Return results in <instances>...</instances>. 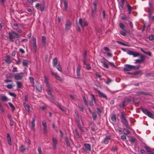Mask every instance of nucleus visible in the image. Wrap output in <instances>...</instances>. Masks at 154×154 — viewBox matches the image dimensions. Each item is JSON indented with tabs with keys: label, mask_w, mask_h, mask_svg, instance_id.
<instances>
[{
	"label": "nucleus",
	"mask_w": 154,
	"mask_h": 154,
	"mask_svg": "<svg viewBox=\"0 0 154 154\" xmlns=\"http://www.w3.org/2000/svg\"><path fill=\"white\" fill-rule=\"evenodd\" d=\"M45 80L44 82L46 84L47 88L46 89V91L48 94L50 96V97L52 99L54 100V97L51 93L52 89L51 87V86L48 83L47 79L45 76H44Z\"/></svg>",
	"instance_id": "f257e3e1"
},
{
	"label": "nucleus",
	"mask_w": 154,
	"mask_h": 154,
	"mask_svg": "<svg viewBox=\"0 0 154 154\" xmlns=\"http://www.w3.org/2000/svg\"><path fill=\"white\" fill-rule=\"evenodd\" d=\"M127 53L129 55H133L134 57L139 56L140 57V60L142 62L145 60L146 58V56L145 55L140 54L139 53L137 52H134L131 51H127Z\"/></svg>",
	"instance_id": "f03ea898"
},
{
	"label": "nucleus",
	"mask_w": 154,
	"mask_h": 154,
	"mask_svg": "<svg viewBox=\"0 0 154 154\" xmlns=\"http://www.w3.org/2000/svg\"><path fill=\"white\" fill-rule=\"evenodd\" d=\"M140 65L136 67L134 66H132L128 64H126L125 66V67L123 68V70L124 71H130L133 69H138Z\"/></svg>",
	"instance_id": "7ed1b4c3"
},
{
	"label": "nucleus",
	"mask_w": 154,
	"mask_h": 154,
	"mask_svg": "<svg viewBox=\"0 0 154 154\" xmlns=\"http://www.w3.org/2000/svg\"><path fill=\"white\" fill-rule=\"evenodd\" d=\"M142 112L146 115L147 116L149 117L152 119H154V116L153 114L149 111L146 109L142 108Z\"/></svg>",
	"instance_id": "20e7f679"
},
{
	"label": "nucleus",
	"mask_w": 154,
	"mask_h": 154,
	"mask_svg": "<svg viewBox=\"0 0 154 154\" xmlns=\"http://www.w3.org/2000/svg\"><path fill=\"white\" fill-rule=\"evenodd\" d=\"M9 38L10 41L14 42V38H15V33L13 31H11L9 33Z\"/></svg>",
	"instance_id": "39448f33"
},
{
	"label": "nucleus",
	"mask_w": 154,
	"mask_h": 154,
	"mask_svg": "<svg viewBox=\"0 0 154 154\" xmlns=\"http://www.w3.org/2000/svg\"><path fill=\"white\" fill-rule=\"evenodd\" d=\"M79 23L82 28L88 25V22L85 20H82V19L80 18L79 20Z\"/></svg>",
	"instance_id": "423d86ee"
},
{
	"label": "nucleus",
	"mask_w": 154,
	"mask_h": 154,
	"mask_svg": "<svg viewBox=\"0 0 154 154\" xmlns=\"http://www.w3.org/2000/svg\"><path fill=\"white\" fill-rule=\"evenodd\" d=\"M91 99L89 100V105L91 107L93 108L94 106V104L93 103V100L94 103H95L96 102V99L94 94H91Z\"/></svg>",
	"instance_id": "0eeeda50"
},
{
	"label": "nucleus",
	"mask_w": 154,
	"mask_h": 154,
	"mask_svg": "<svg viewBox=\"0 0 154 154\" xmlns=\"http://www.w3.org/2000/svg\"><path fill=\"white\" fill-rule=\"evenodd\" d=\"M72 24V22L68 19L66 20V23L65 24V29L67 30H69Z\"/></svg>",
	"instance_id": "6e6552de"
},
{
	"label": "nucleus",
	"mask_w": 154,
	"mask_h": 154,
	"mask_svg": "<svg viewBox=\"0 0 154 154\" xmlns=\"http://www.w3.org/2000/svg\"><path fill=\"white\" fill-rule=\"evenodd\" d=\"M23 77V73L21 72L16 74L14 75V78L16 80H20Z\"/></svg>",
	"instance_id": "1a4fd4ad"
},
{
	"label": "nucleus",
	"mask_w": 154,
	"mask_h": 154,
	"mask_svg": "<svg viewBox=\"0 0 154 154\" xmlns=\"http://www.w3.org/2000/svg\"><path fill=\"white\" fill-rule=\"evenodd\" d=\"M51 73L52 75L54 76V78L58 80L60 82H62L63 81L62 79L57 73L52 71L51 72Z\"/></svg>",
	"instance_id": "9d476101"
},
{
	"label": "nucleus",
	"mask_w": 154,
	"mask_h": 154,
	"mask_svg": "<svg viewBox=\"0 0 154 154\" xmlns=\"http://www.w3.org/2000/svg\"><path fill=\"white\" fill-rule=\"evenodd\" d=\"M86 55V53H85L84 54V60L83 63L84 65H85L86 66V67H85L86 69L88 70H89L91 69V67L90 66V65L89 64L87 63H86V60H85V56Z\"/></svg>",
	"instance_id": "9b49d317"
},
{
	"label": "nucleus",
	"mask_w": 154,
	"mask_h": 154,
	"mask_svg": "<svg viewBox=\"0 0 154 154\" xmlns=\"http://www.w3.org/2000/svg\"><path fill=\"white\" fill-rule=\"evenodd\" d=\"M36 116L35 115L32 118V120L31 122V129L33 131H35V120Z\"/></svg>",
	"instance_id": "f8f14e48"
},
{
	"label": "nucleus",
	"mask_w": 154,
	"mask_h": 154,
	"mask_svg": "<svg viewBox=\"0 0 154 154\" xmlns=\"http://www.w3.org/2000/svg\"><path fill=\"white\" fill-rule=\"evenodd\" d=\"M13 58H11V57L7 55L4 61L7 63L9 64L11 63L13 61Z\"/></svg>",
	"instance_id": "ddd939ff"
},
{
	"label": "nucleus",
	"mask_w": 154,
	"mask_h": 154,
	"mask_svg": "<svg viewBox=\"0 0 154 154\" xmlns=\"http://www.w3.org/2000/svg\"><path fill=\"white\" fill-rule=\"evenodd\" d=\"M32 45L33 47V49L35 52H36L37 50V46L36 45V39L34 38L33 37L32 39Z\"/></svg>",
	"instance_id": "4468645a"
},
{
	"label": "nucleus",
	"mask_w": 154,
	"mask_h": 154,
	"mask_svg": "<svg viewBox=\"0 0 154 154\" xmlns=\"http://www.w3.org/2000/svg\"><path fill=\"white\" fill-rule=\"evenodd\" d=\"M121 119L122 122L125 126L126 128H129V126L128 122L125 119Z\"/></svg>",
	"instance_id": "2eb2a0df"
},
{
	"label": "nucleus",
	"mask_w": 154,
	"mask_h": 154,
	"mask_svg": "<svg viewBox=\"0 0 154 154\" xmlns=\"http://www.w3.org/2000/svg\"><path fill=\"white\" fill-rule=\"evenodd\" d=\"M27 147L26 146L23 145H21L19 148V150L21 152H25L26 149Z\"/></svg>",
	"instance_id": "dca6fc26"
},
{
	"label": "nucleus",
	"mask_w": 154,
	"mask_h": 154,
	"mask_svg": "<svg viewBox=\"0 0 154 154\" xmlns=\"http://www.w3.org/2000/svg\"><path fill=\"white\" fill-rule=\"evenodd\" d=\"M42 124L43 126V132L44 134H46L47 131V125H46V122L42 121Z\"/></svg>",
	"instance_id": "f3484780"
},
{
	"label": "nucleus",
	"mask_w": 154,
	"mask_h": 154,
	"mask_svg": "<svg viewBox=\"0 0 154 154\" xmlns=\"http://www.w3.org/2000/svg\"><path fill=\"white\" fill-rule=\"evenodd\" d=\"M7 139L8 144L11 146L12 145L11 138L10 135L9 134H7Z\"/></svg>",
	"instance_id": "a211bd4d"
},
{
	"label": "nucleus",
	"mask_w": 154,
	"mask_h": 154,
	"mask_svg": "<svg viewBox=\"0 0 154 154\" xmlns=\"http://www.w3.org/2000/svg\"><path fill=\"white\" fill-rule=\"evenodd\" d=\"M52 142L53 143L52 144V146L53 147V148L55 149L57 145V140L56 139V138H52Z\"/></svg>",
	"instance_id": "6ab92c4d"
},
{
	"label": "nucleus",
	"mask_w": 154,
	"mask_h": 154,
	"mask_svg": "<svg viewBox=\"0 0 154 154\" xmlns=\"http://www.w3.org/2000/svg\"><path fill=\"white\" fill-rule=\"evenodd\" d=\"M111 139V137L109 136H107L103 140V143L107 144L108 143L109 140Z\"/></svg>",
	"instance_id": "aec40b11"
},
{
	"label": "nucleus",
	"mask_w": 154,
	"mask_h": 154,
	"mask_svg": "<svg viewBox=\"0 0 154 154\" xmlns=\"http://www.w3.org/2000/svg\"><path fill=\"white\" fill-rule=\"evenodd\" d=\"M29 63V61L28 60L24 59L22 60V65L24 66L27 67Z\"/></svg>",
	"instance_id": "412c9836"
},
{
	"label": "nucleus",
	"mask_w": 154,
	"mask_h": 154,
	"mask_svg": "<svg viewBox=\"0 0 154 154\" xmlns=\"http://www.w3.org/2000/svg\"><path fill=\"white\" fill-rule=\"evenodd\" d=\"M81 66L80 64H79L77 67L76 73L77 76L79 78V76L80 75V71L81 69Z\"/></svg>",
	"instance_id": "4be33fe9"
},
{
	"label": "nucleus",
	"mask_w": 154,
	"mask_h": 154,
	"mask_svg": "<svg viewBox=\"0 0 154 154\" xmlns=\"http://www.w3.org/2000/svg\"><path fill=\"white\" fill-rule=\"evenodd\" d=\"M23 105L26 110L28 112H29L30 110V106L28 104H26L24 102L23 103Z\"/></svg>",
	"instance_id": "5701e85b"
},
{
	"label": "nucleus",
	"mask_w": 154,
	"mask_h": 154,
	"mask_svg": "<svg viewBox=\"0 0 154 154\" xmlns=\"http://www.w3.org/2000/svg\"><path fill=\"white\" fill-rule=\"evenodd\" d=\"M84 145L87 150L89 151L91 150V147L90 144L89 143H85Z\"/></svg>",
	"instance_id": "b1692460"
},
{
	"label": "nucleus",
	"mask_w": 154,
	"mask_h": 154,
	"mask_svg": "<svg viewBox=\"0 0 154 154\" xmlns=\"http://www.w3.org/2000/svg\"><path fill=\"white\" fill-rule=\"evenodd\" d=\"M97 93L101 97L106 99V100L107 99L106 96L104 93L101 92L99 90L97 91Z\"/></svg>",
	"instance_id": "393cba45"
},
{
	"label": "nucleus",
	"mask_w": 154,
	"mask_h": 154,
	"mask_svg": "<svg viewBox=\"0 0 154 154\" xmlns=\"http://www.w3.org/2000/svg\"><path fill=\"white\" fill-rule=\"evenodd\" d=\"M42 42L43 46H45L46 44V38L45 36L42 37Z\"/></svg>",
	"instance_id": "a878e982"
},
{
	"label": "nucleus",
	"mask_w": 154,
	"mask_h": 154,
	"mask_svg": "<svg viewBox=\"0 0 154 154\" xmlns=\"http://www.w3.org/2000/svg\"><path fill=\"white\" fill-rule=\"evenodd\" d=\"M57 106L62 111L65 112V107L62 105H60L59 104H56Z\"/></svg>",
	"instance_id": "bb28decb"
},
{
	"label": "nucleus",
	"mask_w": 154,
	"mask_h": 154,
	"mask_svg": "<svg viewBox=\"0 0 154 154\" xmlns=\"http://www.w3.org/2000/svg\"><path fill=\"white\" fill-rule=\"evenodd\" d=\"M57 59L56 58H54L53 60V61H52V64H53V66L55 67L57 64Z\"/></svg>",
	"instance_id": "cd10ccee"
},
{
	"label": "nucleus",
	"mask_w": 154,
	"mask_h": 154,
	"mask_svg": "<svg viewBox=\"0 0 154 154\" xmlns=\"http://www.w3.org/2000/svg\"><path fill=\"white\" fill-rule=\"evenodd\" d=\"M63 1V2L64 9L65 10H66L68 7V2L67 0H64V1Z\"/></svg>",
	"instance_id": "c85d7f7f"
},
{
	"label": "nucleus",
	"mask_w": 154,
	"mask_h": 154,
	"mask_svg": "<svg viewBox=\"0 0 154 154\" xmlns=\"http://www.w3.org/2000/svg\"><path fill=\"white\" fill-rule=\"evenodd\" d=\"M1 100L3 101H7L8 100L7 97L5 95H3L1 97Z\"/></svg>",
	"instance_id": "c756f323"
},
{
	"label": "nucleus",
	"mask_w": 154,
	"mask_h": 154,
	"mask_svg": "<svg viewBox=\"0 0 154 154\" xmlns=\"http://www.w3.org/2000/svg\"><path fill=\"white\" fill-rule=\"evenodd\" d=\"M8 104L9 106L12 108V111L13 112L14 111L15 109V108L14 105L10 102H9Z\"/></svg>",
	"instance_id": "7c9ffc66"
},
{
	"label": "nucleus",
	"mask_w": 154,
	"mask_h": 154,
	"mask_svg": "<svg viewBox=\"0 0 154 154\" xmlns=\"http://www.w3.org/2000/svg\"><path fill=\"white\" fill-rule=\"evenodd\" d=\"M127 6L128 9V14H130L131 13V12L132 10V8L128 4H127Z\"/></svg>",
	"instance_id": "2f4dec72"
},
{
	"label": "nucleus",
	"mask_w": 154,
	"mask_h": 154,
	"mask_svg": "<svg viewBox=\"0 0 154 154\" xmlns=\"http://www.w3.org/2000/svg\"><path fill=\"white\" fill-rule=\"evenodd\" d=\"M148 38L149 40L152 41L154 40V34H150Z\"/></svg>",
	"instance_id": "473e14b6"
},
{
	"label": "nucleus",
	"mask_w": 154,
	"mask_h": 154,
	"mask_svg": "<svg viewBox=\"0 0 154 154\" xmlns=\"http://www.w3.org/2000/svg\"><path fill=\"white\" fill-rule=\"evenodd\" d=\"M36 89L39 91L41 92L42 90V88L40 85L39 84L36 86Z\"/></svg>",
	"instance_id": "72a5a7b5"
},
{
	"label": "nucleus",
	"mask_w": 154,
	"mask_h": 154,
	"mask_svg": "<svg viewBox=\"0 0 154 154\" xmlns=\"http://www.w3.org/2000/svg\"><path fill=\"white\" fill-rule=\"evenodd\" d=\"M119 27L123 30L126 31V30L125 29V26L122 23H120L119 24Z\"/></svg>",
	"instance_id": "f704fd0d"
},
{
	"label": "nucleus",
	"mask_w": 154,
	"mask_h": 154,
	"mask_svg": "<svg viewBox=\"0 0 154 154\" xmlns=\"http://www.w3.org/2000/svg\"><path fill=\"white\" fill-rule=\"evenodd\" d=\"M123 131L124 134L125 135L128 134L130 133V131L126 129H124Z\"/></svg>",
	"instance_id": "c9c22d12"
},
{
	"label": "nucleus",
	"mask_w": 154,
	"mask_h": 154,
	"mask_svg": "<svg viewBox=\"0 0 154 154\" xmlns=\"http://www.w3.org/2000/svg\"><path fill=\"white\" fill-rule=\"evenodd\" d=\"M112 120L114 122H116V117L115 114L112 115L111 117Z\"/></svg>",
	"instance_id": "e433bc0d"
},
{
	"label": "nucleus",
	"mask_w": 154,
	"mask_h": 154,
	"mask_svg": "<svg viewBox=\"0 0 154 154\" xmlns=\"http://www.w3.org/2000/svg\"><path fill=\"white\" fill-rule=\"evenodd\" d=\"M17 85L18 88H20L22 86V83L21 82H17Z\"/></svg>",
	"instance_id": "4c0bfd02"
},
{
	"label": "nucleus",
	"mask_w": 154,
	"mask_h": 154,
	"mask_svg": "<svg viewBox=\"0 0 154 154\" xmlns=\"http://www.w3.org/2000/svg\"><path fill=\"white\" fill-rule=\"evenodd\" d=\"M138 94H143L145 95H150V94L148 92H144L141 91L137 93Z\"/></svg>",
	"instance_id": "58836bf2"
},
{
	"label": "nucleus",
	"mask_w": 154,
	"mask_h": 154,
	"mask_svg": "<svg viewBox=\"0 0 154 154\" xmlns=\"http://www.w3.org/2000/svg\"><path fill=\"white\" fill-rule=\"evenodd\" d=\"M92 117L94 120H95L97 118V114L94 112L92 113Z\"/></svg>",
	"instance_id": "ea45409f"
},
{
	"label": "nucleus",
	"mask_w": 154,
	"mask_h": 154,
	"mask_svg": "<svg viewBox=\"0 0 154 154\" xmlns=\"http://www.w3.org/2000/svg\"><path fill=\"white\" fill-rule=\"evenodd\" d=\"M103 66L106 68L108 69L109 68V66L106 64V63L104 62H102Z\"/></svg>",
	"instance_id": "a19ab883"
},
{
	"label": "nucleus",
	"mask_w": 154,
	"mask_h": 154,
	"mask_svg": "<svg viewBox=\"0 0 154 154\" xmlns=\"http://www.w3.org/2000/svg\"><path fill=\"white\" fill-rule=\"evenodd\" d=\"M126 117V114L124 113L123 112H121V119H125V117Z\"/></svg>",
	"instance_id": "79ce46f5"
},
{
	"label": "nucleus",
	"mask_w": 154,
	"mask_h": 154,
	"mask_svg": "<svg viewBox=\"0 0 154 154\" xmlns=\"http://www.w3.org/2000/svg\"><path fill=\"white\" fill-rule=\"evenodd\" d=\"M83 98L85 105L86 106H88V103L87 102V100H86L85 97H83Z\"/></svg>",
	"instance_id": "37998d69"
},
{
	"label": "nucleus",
	"mask_w": 154,
	"mask_h": 154,
	"mask_svg": "<svg viewBox=\"0 0 154 154\" xmlns=\"http://www.w3.org/2000/svg\"><path fill=\"white\" fill-rule=\"evenodd\" d=\"M8 94L10 96L13 97L14 98H16V95L14 93L11 92H9Z\"/></svg>",
	"instance_id": "c03bdc74"
},
{
	"label": "nucleus",
	"mask_w": 154,
	"mask_h": 154,
	"mask_svg": "<svg viewBox=\"0 0 154 154\" xmlns=\"http://www.w3.org/2000/svg\"><path fill=\"white\" fill-rule=\"evenodd\" d=\"M38 154H42V152L41 150V148L40 146H39L38 149Z\"/></svg>",
	"instance_id": "a18cd8bd"
},
{
	"label": "nucleus",
	"mask_w": 154,
	"mask_h": 154,
	"mask_svg": "<svg viewBox=\"0 0 154 154\" xmlns=\"http://www.w3.org/2000/svg\"><path fill=\"white\" fill-rule=\"evenodd\" d=\"M22 60L20 59V58H18L16 62V64L17 65H19L21 61H22Z\"/></svg>",
	"instance_id": "49530a36"
},
{
	"label": "nucleus",
	"mask_w": 154,
	"mask_h": 154,
	"mask_svg": "<svg viewBox=\"0 0 154 154\" xmlns=\"http://www.w3.org/2000/svg\"><path fill=\"white\" fill-rule=\"evenodd\" d=\"M111 82L112 80L110 78H108L106 81V84L109 85Z\"/></svg>",
	"instance_id": "de8ad7c7"
},
{
	"label": "nucleus",
	"mask_w": 154,
	"mask_h": 154,
	"mask_svg": "<svg viewBox=\"0 0 154 154\" xmlns=\"http://www.w3.org/2000/svg\"><path fill=\"white\" fill-rule=\"evenodd\" d=\"M45 6L44 5L40 4V10L41 11H43L44 10Z\"/></svg>",
	"instance_id": "09e8293b"
},
{
	"label": "nucleus",
	"mask_w": 154,
	"mask_h": 154,
	"mask_svg": "<svg viewBox=\"0 0 154 154\" xmlns=\"http://www.w3.org/2000/svg\"><path fill=\"white\" fill-rule=\"evenodd\" d=\"M79 108L80 109V111H83L84 110L83 106L81 105H79L78 106Z\"/></svg>",
	"instance_id": "8fccbe9b"
},
{
	"label": "nucleus",
	"mask_w": 154,
	"mask_h": 154,
	"mask_svg": "<svg viewBox=\"0 0 154 154\" xmlns=\"http://www.w3.org/2000/svg\"><path fill=\"white\" fill-rule=\"evenodd\" d=\"M144 147L148 151V153L151 151V149L147 146H145Z\"/></svg>",
	"instance_id": "3c124183"
},
{
	"label": "nucleus",
	"mask_w": 154,
	"mask_h": 154,
	"mask_svg": "<svg viewBox=\"0 0 154 154\" xmlns=\"http://www.w3.org/2000/svg\"><path fill=\"white\" fill-rule=\"evenodd\" d=\"M29 79L30 80V82L32 84H34V78L32 77H29Z\"/></svg>",
	"instance_id": "603ef678"
},
{
	"label": "nucleus",
	"mask_w": 154,
	"mask_h": 154,
	"mask_svg": "<svg viewBox=\"0 0 154 154\" xmlns=\"http://www.w3.org/2000/svg\"><path fill=\"white\" fill-rule=\"evenodd\" d=\"M116 42H117L118 43V44H119L122 45H123L126 46H128V45H127V44H125L124 43H122V42H120V41H117Z\"/></svg>",
	"instance_id": "864d4df0"
},
{
	"label": "nucleus",
	"mask_w": 154,
	"mask_h": 154,
	"mask_svg": "<svg viewBox=\"0 0 154 154\" xmlns=\"http://www.w3.org/2000/svg\"><path fill=\"white\" fill-rule=\"evenodd\" d=\"M56 68L59 71L61 72L62 71V68L60 66L58 65V66H56Z\"/></svg>",
	"instance_id": "5fc2aeb1"
},
{
	"label": "nucleus",
	"mask_w": 154,
	"mask_h": 154,
	"mask_svg": "<svg viewBox=\"0 0 154 154\" xmlns=\"http://www.w3.org/2000/svg\"><path fill=\"white\" fill-rule=\"evenodd\" d=\"M108 63L109 65H110L111 66L113 67L116 68V66L114 65V63L112 62H108Z\"/></svg>",
	"instance_id": "6e6d98bb"
},
{
	"label": "nucleus",
	"mask_w": 154,
	"mask_h": 154,
	"mask_svg": "<svg viewBox=\"0 0 154 154\" xmlns=\"http://www.w3.org/2000/svg\"><path fill=\"white\" fill-rule=\"evenodd\" d=\"M120 33L121 35H122L123 36H125L126 35V32L124 31H120Z\"/></svg>",
	"instance_id": "4d7b16f0"
},
{
	"label": "nucleus",
	"mask_w": 154,
	"mask_h": 154,
	"mask_svg": "<svg viewBox=\"0 0 154 154\" xmlns=\"http://www.w3.org/2000/svg\"><path fill=\"white\" fill-rule=\"evenodd\" d=\"M136 139L134 137H131L130 139V141L131 143H134L135 142Z\"/></svg>",
	"instance_id": "13d9d810"
},
{
	"label": "nucleus",
	"mask_w": 154,
	"mask_h": 154,
	"mask_svg": "<svg viewBox=\"0 0 154 154\" xmlns=\"http://www.w3.org/2000/svg\"><path fill=\"white\" fill-rule=\"evenodd\" d=\"M26 142L28 144L30 145V140L29 139H25Z\"/></svg>",
	"instance_id": "bf43d9fd"
},
{
	"label": "nucleus",
	"mask_w": 154,
	"mask_h": 154,
	"mask_svg": "<svg viewBox=\"0 0 154 154\" xmlns=\"http://www.w3.org/2000/svg\"><path fill=\"white\" fill-rule=\"evenodd\" d=\"M6 87L8 89H12L13 87L12 85L9 84L7 85Z\"/></svg>",
	"instance_id": "052dcab7"
},
{
	"label": "nucleus",
	"mask_w": 154,
	"mask_h": 154,
	"mask_svg": "<svg viewBox=\"0 0 154 154\" xmlns=\"http://www.w3.org/2000/svg\"><path fill=\"white\" fill-rule=\"evenodd\" d=\"M7 117L9 119V120H11L12 119L11 116L10 114H8L7 115Z\"/></svg>",
	"instance_id": "680f3d73"
},
{
	"label": "nucleus",
	"mask_w": 154,
	"mask_h": 154,
	"mask_svg": "<svg viewBox=\"0 0 154 154\" xmlns=\"http://www.w3.org/2000/svg\"><path fill=\"white\" fill-rule=\"evenodd\" d=\"M103 49L104 50H105L106 51H109V48L107 47H104L103 48Z\"/></svg>",
	"instance_id": "e2e57ef3"
},
{
	"label": "nucleus",
	"mask_w": 154,
	"mask_h": 154,
	"mask_svg": "<svg viewBox=\"0 0 154 154\" xmlns=\"http://www.w3.org/2000/svg\"><path fill=\"white\" fill-rule=\"evenodd\" d=\"M144 54H147L149 56H152V54L151 53L150 51H148V52H145V53H144Z\"/></svg>",
	"instance_id": "0e129e2a"
},
{
	"label": "nucleus",
	"mask_w": 154,
	"mask_h": 154,
	"mask_svg": "<svg viewBox=\"0 0 154 154\" xmlns=\"http://www.w3.org/2000/svg\"><path fill=\"white\" fill-rule=\"evenodd\" d=\"M66 144H67V146H68V147L69 146H70V143H69L67 138H66Z\"/></svg>",
	"instance_id": "69168bd1"
},
{
	"label": "nucleus",
	"mask_w": 154,
	"mask_h": 154,
	"mask_svg": "<svg viewBox=\"0 0 154 154\" xmlns=\"http://www.w3.org/2000/svg\"><path fill=\"white\" fill-rule=\"evenodd\" d=\"M37 0H27V2L30 4H32L34 1H36Z\"/></svg>",
	"instance_id": "338daca9"
},
{
	"label": "nucleus",
	"mask_w": 154,
	"mask_h": 154,
	"mask_svg": "<svg viewBox=\"0 0 154 154\" xmlns=\"http://www.w3.org/2000/svg\"><path fill=\"white\" fill-rule=\"evenodd\" d=\"M135 63H141V61H140V59H137L135 60Z\"/></svg>",
	"instance_id": "774afa93"
}]
</instances>
